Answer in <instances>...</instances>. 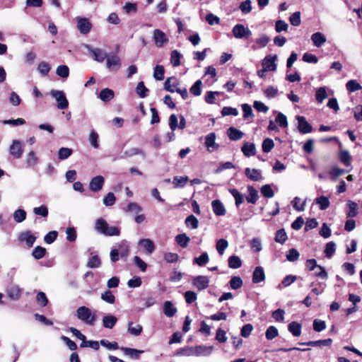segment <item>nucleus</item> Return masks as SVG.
Masks as SVG:
<instances>
[{"label": "nucleus", "instance_id": "obj_17", "mask_svg": "<svg viewBox=\"0 0 362 362\" xmlns=\"http://www.w3.org/2000/svg\"><path fill=\"white\" fill-rule=\"evenodd\" d=\"M115 97V93L114 91L108 88H103L101 90L100 94H99V98L105 102L107 103L112 100Z\"/></svg>", "mask_w": 362, "mask_h": 362}, {"label": "nucleus", "instance_id": "obj_29", "mask_svg": "<svg viewBox=\"0 0 362 362\" xmlns=\"http://www.w3.org/2000/svg\"><path fill=\"white\" fill-rule=\"evenodd\" d=\"M288 329L294 337H299L301 334V325L296 322H291L288 326Z\"/></svg>", "mask_w": 362, "mask_h": 362}, {"label": "nucleus", "instance_id": "obj_34", "mask_svg": "<svg viewBox=\"0 0 362 362\" xmlns=\"http://www.w3.org/2000/svg\"><path fill=\"white\" fill-rule=\"evenodd\" d=\"M209 261V255L206 252H203L199 257H195L193 260L194 264L199 267L205 266Z\"/></svg>", "mask_w": 362, "mask_h": 362}, {"label": "nucleus", "instance_id": "obj_16", "mask_svg": "<svg viewBox=\"0 0 362 362\" xmlns=\"http://www.w3.org/2000/svg\"><path fill=\"white\" fill-rule=\"evenodd\" d=\"M212 346H194V356H208L211 353Z\"/></svg>", "mask_w": 362, "mask_h": 362}, {"label": "nucleus", "instance_id": "obj_43", "mask_svg": "<svg viewBox=\"0 0 362 362\" xmlns=\"http://www.w3.org/2000/svg\"><path fill=\"white\" fill-rule=\"evenodd\" d=\"M346 173V170L339 168L338 167L336 166L332 167L329 171V174L332 176V178L334 180H336L338 177L344 175Z\"/></svg>", "mask_w": 362, "mask_h": 362}, {"label": "nucleus", "instance_id": "obj_33", "mask_svg": "<svg viewBox=\"0 0 362 362\" xmlns=\"http://www.w3.org/2000/svg\"><path fill=\"white\" fill-rule=\"evenodd\" d=\"M332 340L331 339H327L323 340H317V341H310L305 343H302L301 344L307 345V346H330L332 344Z\"/></svg>", "mask_w": 362, "mask_h": 362}, {"label": "nucleus", "instance_id": "obj_2", "mask_svg": "<svg viewBox=\"0 0 362 362\" xmlns=\"http://www.w3.org/2000/svg\"><path fill=\"white\" fill-rule=\"evenodd\" d=\"M77 317L87 325L93 326L96 321V315L92 313L90 308L86 306H81L76 310Z\"/></svg>", "mask_w": 362, "mask_h": 362}, {"label": "nucleus", "instance_id": "obj_23", "mask_svg": "<svg viewBox=\"0 0 362 362\" xmlns=\"http://www.w3.org/2000/svg\"><path fill=\"white\" fill-rule=\"evenodd\" d=\"M216 134L214 132L209 133L205 137V145L207 147L208 150L210 148H213L214 149H217L218 145L216 144Z\"/></svg>", "mask_w": 362, "mask_h": 362}, {"label": "nucleus", "instance_id": "obj_38", "mask_svg": "<svg viewBox=\"0 0 362 362\" xmlns=\"http://www.w3.org/2000/svg\"><path fill=\"white\" fill-rule=\"evenodd\" d=\"M143 330V327L140 325H136L135 327H133V322H129L128 323V332L134 335V336H139Z\"/></svg>", "mask_w": 362, "mask_h": 362}, {"label": "nucleus", "instance_id": "obj_48", "mask_svg": "<svg viewBox=\"0 0 362 362\" xmlns=\"http://www.w3.org/2000/svg\"><path fill=\"white\" fill-rule=\"evenodd\" d=\"M346 88L349 92H355L361 90L362 86L356 80H350L346 83Z\"/></svg>", "mask_w": 362, "mask_h": 362}, {"label": "nucleus", "instance_id": "obj_8", "mask_svg": "<svg viewBox=\"0 0 362 362\" xmlns=\"http://www.w3.org/2000/svg\"><path fill=\"white\" fill-rule=\"evenodd\" d=\"M298 129L301 134H308L313 132L312 126L303 116H297Z\"/></svg>", "mask_w": 362, "mask_h": 362}, {"label": "nucleus", "instance_id": "obj_56", "mask_svg": "<svg viewBox=\"0 0 362 362\" xmlns=\"http://www.w3.org/2000/svg\"><path fill=\"white\" fill-rule=\"evenodd\" d=\"M228 242L225 239H220L216 242V250L221 255L223 254L224 250L228 247Z\"/></svg>", "mask_w": 362, "mask_h": 362}, {"label": "nucleus", "instance_id": "obj_5", "mask_svg": "<svg viewBox=\"0 0 362 362\" xmlns=\"http://www.w3.org/2000/svg\"><path fill=\"white\" fill-rule=\"evenodd\" d=\"M77 28L82 35H87L92 28V24L86 18L77 17Z\"/></svg>", "mask_w": 362, "mask_h": 362}, {"label": "nucleus", "instance_id": "obj_26", "mask_svg": "<svg viewBox=\"0 0 362 362\" xmlns=\"http://www.w3.org/2000/svg\"><path fill=\"white\" fill-rule=\"evenodd\" d=\"M175 241L181 247L185 248L187 247L190 238L185 233H182L175 236Z\"/></svg>", "mask_w": 362, "mask_h": 362}, {"label": "nucleus", "instance_id": "obj_54", "mask_svg": "<svg viewBox=\"0 0 362 362\" xmlns=\"http://www.w3.org/2000/svg\"><path fill=\"white\" fill-rule=\"evenodd\" d=\"M336 245L334 242H329L326 244L325 253L327 257L330 258L333 256L336 250Z\"/></svg>", "mask_w": 362, "mask_h": 362}, {"label": "nucleus", "instance_id": "obj_41", "mask_svg": "<svg viewBox=\"0 0 362 362\" xmlns=\"http://www.w3.org/2000/svg\"><path fill=\"white\" fill-rule=\"evenodd\" d=\"M73 153V151L71 148L62 147L59 148L58 151V158L59 160H64L68 158Z\"/></svg>", "mask_w": 362, "mask_h": 362}, {"label": "nucleus", "instance_id": "obj_61", "mask_svg": "<svg viewBox=\"0 0 362 362\" xmlns=\"http://www.w3.org/2000/svg\"><path fill=\"white\" fill-rule=\"evenodd\" d=\"M56 73L62 78H67L69 75V69L66 65H60L57 68Z\"/></svg>", "mask_w": 362, "mask_h": 362}, {"label": "nucleus", "instance_id": "obj_35", "mask_svg": "<svg viewBox=\"0 0 362 362\" xmlns=\"http://www.w3.org/2000/svg\"><path fill=\"white\" fill-rule=\"evenodd\" d=\"M189 177L187 176L179 177L175 176L173 177V184L174 187H183L186 183L188 182Z\"/></svg>", "mask_w": 362, "mask_h": 362}, {"label": "nucleus", "instance_id": "obj_59", "mask_svg": "<svg viewBox=\"0 0 362 362\" xmlns=\"http://www.w3.org/2000/svg\"><path fill=\"white\" fill-rule=\"evenodd\" d=\"M229 192L235 198V205L237 206L243 202V196L238 192L237 189H230Z\"/></svg>", "mask_w": 362, "mask_h": 362}, {"label": "nucleus", "instance_id": "obj_22", "mask_svg": "<svg viewBox=\"0 0 362 362\" xmlns=\"http://www.w3.org/2000/svg\"><path fill=\"white\" fill-rule=\"evenodd\" d=\"M177 308L173 306L171 301H165L163 305V313L169 317H171L175 315Z\"/></svg>", "mask_w": 362, "mask_h": 362}, {"label": "nucleus", "instance_id": "obj_40", "mask_svg": "<svg viewBox=\"0 0 362 362\" xmlns=\"http://www.w3.org/2000/svg\"><path fill=\"white\" fill-rule=\"evenodd\" d=\"M91 53L94 60L103 62L106 58V54L100 49H95L91 50Z\"/></svg>", "mask_w": 362, "mask_h": 362}, {"label": "nucleus", "instance_id": "obj_6", "mask_svg": "<svg viewBox=\"0 0 362 362\" xmlns=\"http://www.w3.org/2000/svg\"><path fill=\"white\" fill-rule=\"evenodd\" d=\"M276 59L277 56L276 54L267 55L262 61V67L265 69V70H268L269 71H275L277 66L276 64Z\"/></svg>", "mask_w": 362, "mask_h": 362}, {"label": "nucleus", "instance_id": "obj_44", "mask_svg": "<svg viewBox=\"0 0 362 362\" xmlns=\"http://www.w3.org/2000/svg\"><path fill=\"white\" fill-rule=\"evenodd\" d=\"M202 82L201 80H197L192 86L191 88H189V91L190 93L195 95V96H199L201 95L202 93Z\"/></svg>", "mask_w": 362, "mask_h": 362}, {"label": "nucleus", "instance_id": "obj_39", "mask_svg": "<svg viewBox=\"0 0 362 362\" xmlns=\"http://www.w3.org/2000/svg\"><path fill=\"white\" fill-rule=\"evenodd\" d=\"M101 265V260L98 255H95L89 258L87 267L89 268H98Z\"/></svg>", "mask_w": 362, "mask_h": 362}, {"label": "nucleus", "instance_id": "obj_15", "mask_svg": "<svg viewBox=\"0 0 362 362\" xmlns=\"http://www.w3.org/2000/svg\"><path fill=\"white\" fill-rule=\"evenodd\" d=\"M211 206H212L214 213L216 216H223L226 214V209L220 200L216 199V200L212 201Z\"/></svg>", "mask_w": 362, "mask_h": 362}, {"label": "nucleus", "instance_id": "obj_37", "mask_svg": "<svg viewBox=\"0 0 362 362\" xmlns=\"http://www.w3.org/2000/svg\"><path fill=\"white\" fill-rule=\"evenodd\" d=\"M165 69L162 65H156L154 67L153 77L158 81L164 79Z\"/></svg>", "mask_w": 362, "mask_h": 362}, {"label": "nucleus", "instance_id": "obj_32", "mask_svg": "<svg viewBox=\"0 0 362 362\" xmlns=\"http://www.w3.org/2000/svg\"><path fill=\"white\" fill-rule=\"evenodd\" d=\"M181 54L177 50H173L170 53V63L175 67L180 65Z\"/></svg>", "mask_w": 362, "mask_h": 362}, {"label": "nucleus", "instance_id": "obj_58", "mask_svg": "<svg viewBox=\"0 0 362 362\" xmlns=\"http://www.w3.org/2000/svg\"><path fill=\"white\" fill-rule=\"evenodd\" d=\"M347 205L349 209L347 213V216L350 218L355 217L357 215V204L352 201H349Z\"/></svg>", "mask_w": 362, "mask_h": 362}, {"label": "nucleus", "instance_id": "obj_49", "mask_svg": "<svg viewBox=\"0 0 362 362\" xmlns=\"http://www.w3.org/2000/svg\"><path fill=\"white\" fill-rule=\"evenodd\" d=\"M176 355L191 356H194V346H185L177 351Z\"/></svg>", "mask_w": 362, "mask_h": 362}, {"label": "nucleus", "instance_id": "obj_46", "mask_svg": "<svg viewBox=\"0 0 362 362\" xmlns=\"http://www.w3.org/2000/svg\"><path fill=\"white\" fill-rule=\"evenodd\" d=\"M36 301L40 306L45 307L48 303V298L44 292L40 291L36 296Z\"/></svg>", "mask_w": 362, "mask_h": 362}, {"label": "nucleus", "instance_id": "obj_4", "mask_svg": "<svg viewBox=\"0 0 362 362\" xmlns=\"http://www.w3.org/2000/svg\"><path fill=\"white\" fill-rule=\"evenodd\" d=\"M9 153L15 159H19L23 153V144L18 140H13L9 148Z\"/></svg>", "mask_w": 362, "mask_h": 362}, {"label": "nucleus", "instance_id": "obj_18", "mask_svg": "<svg viewBox=\"0 0 362 362\" xmlns=\"http://www.w3.org/2000/svg\"><path fill=\"white\" fill-rule=\"evenodd\" d=\"M179 83L175 77H169L164 83V89L168 92L174 93Z\"/></svg>", "mask_w": 362, "mask_h": 362}, {"label": "nucleus", "instance_id": "obj_45", "mask_svg": "<svg viewBox=\"0 0 362 362\" xmlns=\"http://www.w3.org/2000/svg\"><path fill=\"white\" fill-rule=\"evenodd\" d=\"M185 224L187 227H191L193 229H196L199 226V221L194 215H189L185 219Z\"/></svg>", "mask_w": 362, "mask_h": 362}, {"label": "nucleus", "instance_id": "obj_36", "mask_svg": "<svg viewBox=\"0 0 362 362\" xmlns=\"http://www.w3.org/2000/svg\"><path fill=\"white\" fill-rule=\"evenodd\" d=\"M136 92L140 98H144L148 95V89L145 86L143 81H140L137 84Z\"/></svg>", "mask_w": 362, "mask_h": 362}, {"label": "nucleus", "instance_id": "obj_30", "mask_svg": "<svg viewBox=\"0 0 362 362\" xmlns=\"http://www.w3.org/2000/svg\"><path fill=\"white\" fill-rule=\"evenodd\" d=\"M47 254V250L42 247V246H36L33 252H32V256L35 259H40L42 258H43Z\"/></svg>", "mask_w": 362, "mask_h": 362}, {"label": "nucleus", "instance_id": "obj_27", "mask_svg": "<svg viewBox=\"0 0 362 362\" xmlns=\"http://www.w3.org/2000/svg\"><path fill=\"white\" fill-rule=\"evenodd\" d=\"M139 244L146 250L148 254L153 253L155 250V245L150 239H142L140 240Z\"/></svg>", "mask_w": 362, "mask_h": 362}, {"label": "nucleus", "instance_id": "obj_60", "mask_svg": "<svg viewBox=\"0 0 362 362\" xmlns=\"http://www.w3.org/2000/svg\"><path fill=\"white\" fill-rule=\"evenodd\" d=\"M13 218L17 223H21L26 218V212L23 209H18L13 214Z\"/></svg>", "mask_w": 362, "mask_h": 362}, {"label": "nucleus", "instance_id": "obj_50", "mask_svg": "<svg viewBox=\"0 0 362 362\" xmlns=\"http://www.w3.org/2000/svg\"><path fill=\"white\" fill-rule=\"evenodd\" d=\"M101 298L103 300L110 304H113L115 302V296L110 290H107L103 293L101 295Z\"/></svg>", "mask_w": 362, "mask_h": 362}, {"label": "nucleus", "instance_id": "obj_14", "mask_svg": "<svg viewBox=\"0 0 362 362\" xmlns=\"http://www.w3.org/2000/svg\"><path fill=\"white\" fill-rule=\"evenodd\" d=\"M310 38L314 45L317 47L322 46L327 40L325 35L320 32L313 33Z\"/></svg>", "mask_w": 362, "mask_h": 362}, {"label": "nucleus", "instance_id": "obj_28", "mask_svg": "<svg viewBox=\"0 0 362 362\" xmlns=\"http://www.w3.org/2000/svg\"><path fill=\"white\" fill-rule=\"evenodd\" d=\"M119 252L122 258H127L129 255V247L127 241H122L118 245Z\"/></svg>", "mask_w": 362, "mask_h": 362}, {"label": "nucleus", "instance_id": "obj_55", "mask_svg": "<svg viewBox=\"0 0 362 362\" xmlns=\"http://www.w3.org/2000/svg\"><path fill=\"white\" fill-rule=\"evenodd\" d=\"M33 212L35 214L40 216L44 218H47L48 216V208L45 205H41L38 207H35L33 209Z\"/></svg>", "mask_w": 362, "mask_h": 362}, {"label": "nucleus", "instance_id": "obj_21", "mask_svg": "<svg viewBox=\"0 0 362 362\" xmlns=\"http://www.w3.org/2000/svg\"><path fill=\"white\" fill-rule=\"evenodd\" d=\"M7 293L10 299L17 300L21 296L22 289L18 286H11L8 289Z\"/></svg>", "mask_w": 362, "mask_h": 362}, {"label": "nucleus", "instance_id": "obj_12", "mask_svg": "<svg viewBox=\"0 0 362 362\" xmlns=\"http://www.w3.org/2000/svg\"><path fill=\"white\" fill-rule=\"evenodd\" d=\"M106 64L110 70L117 71L121 66V61L118 56L112 54L107 58Z\"/></svg>", "mask_w": 362, "mask_h": 362}, {"label": "nucleus", "instance_id": "obj_11", "mask_svg": "<svg viewBox=\"0 0 362 362\" xmlns=\"http://www.w3.org/2000/svg\"><path fill=\"white\" fill-rule=\"evenodd\" d=\"M209 279L206 276H197L193 279V285L199 290L202 291L208 288Z\"/></svg>", "mask_w": 362, "mask_h": 362}, {"label": "nucleus", "instance_id": "obj_7", "mask_svg": "<svg viewBox=\"0 0 362 362\" xmlns=\"http://www.w3.org/2000/svg\"><path fill=\"white\" fill-rule=\"evenodd\" d=\"M105 183V179L102 175H97L93 177L89 183V189L94 192L102 189Z\"/></svg>", "mask_w": 362, "mask_h": 362}, {"label": "nucleus", "instance_id": "obj_3", "mask_svg": "<svg viewBox=\"0 0 362 362\" xmlns=\"http://www.w3.org/2000/svg\"><path fill=\"white\" fill-rule=\"evenodd\" d=\"M51 95L54 98L57 102V107L60 110L66 109L69 106V102L64 93L62 90H52L50 92Z\"/></svg>", "mask_w": 362, "mask_h": 362}, {"label": "nucleus", "instance_id": "obj_9", "mask_svg": "<svg viewBox=\"0 0 362 362\" xmlns=\"http://www.w3.org/2000/svg\"><path fill=\"white\" fill-rule=\"evenodd\" d=\"M153 40L157 47H161L165 43L168 42L165 33L160 29H156L153 31Z\"/></svg>", "mask_w": 362, "mask_h": 362}, {"label": "nucleus", "instance_id": "obj_63", "mask_svg": "<svg viewBox=\"0 0 362 362\" xmlns=\"http://www.w3.org/2000/svg\"><path fill=\"white\" fill-rule=\"evenodd\" d=\"M58 233L56 230L49 231L44 237V240L47 244H52L57 238Z\"/></svg>", "mask_w": 362, "mask_h": 362}, {"label": "nucleus", "instance_id": "obj_13", "mask_svg": "<svg viewBox=\"0 0 362 362\" xmlns=\"http://www.w3.org/2000/svg\"><path fill=\"white\" fill-rule=\"evenodd\" d=\"M265 279V274L262 267H257L252 274V282L258 284L264 281Z\"/></svg>", "mask_w": 362, "mask_h": 362}, {"label": "nucleus", "instance_id": "obj_25", "mask_svg": "<svg viewBox=\"0 0 362 362\" xmlns=\"http://www.w3.org/2000/svg\"><path fill=\"white\" fill-rule=\"evenodd\" d=\"M227 134H228V136L229 137V139L233 141L239 140L243 136V133L241 131H240L233 127H230L227 130Z\"/></svg>", "mask_w": 362, "mask_h": 362}, {"label": "nucleus", "instance_id": "obj_19", "mask_svg": "<svg viewBox=\"0 0 362 362\" xmlns=\"http://www.w3.org/2000/svg\"><path fill=\"white\" fill-rule=\"evenodd\" d=\"M117 318L112 315H107L103 318V327L107 329H112L117 323Z\"/></svg>", "mask_w": 362, "mask_h": 362}, {"label": "nucleus", "instance_id": "obj_52", "mask_svg": "<svg viewBox=\"0 0 362 362\" xmlns=\"http://www.w3.org/2000/svg\"><path fill=\"white\" fill-rule=\"evenodd\" d=\"M38 158L33 151L28 153L26 159L27 165L29 167L35 166L37 163Z\"/></svg>", "mask_w": 362, "mask_h": 362}, {"label": "nucleus", "instance_id": "obj_1", "mask_svg": "<svg viewBox=\"0 0 362 362\" xmlns=\"http://www.w3.org/2000/svg\"><path fill=\"white\" fill-rule=\"evenodd\" d=\"M95 230L106 236H117L120 234V230L116 226H110L107 222L103 218L95 221Z\"/></svg>", "mask_w": 362, "mask_h": 362}, {"label": "nucleus", "instance_id": "obj_64", "mask_svg": "<svg viewBox=\"0 0 362 362\" xmlns=\"http://www.w3.org/2000/svg\"><path fill=\"white\" fill-rule=\"evenodd\" d=\"M116 197L112 192H108L103 199V204L107 206H111L115 204Z\"/></svg>", "mask_w": 362, "mask_h": 362}, {"label": "nucleus", "instance_id": "obj_51", "mask_svg": "<svg viewBox=\"0 0 362 362\" xmlns=\"http://www.w3.org/2000/svg\"><path fill=\"white\" fill-rule=\"evenodd\" d=\"M287 238L288 237L284 229H280L276 231L275 235V241L276 243L284 244L286 241Z\"/></svg>", "mask_w": 362, "mask_h": 362}, {"label": "nucleus", "instance_id": "obj_20", "mask_svg": "<svg viewBox=\"0 0 362 362\" xmlns=\"http://www.w3.org/2000/svg\"><path fill=\"white\" fill-rule=\"evenodd\" d=\"M120 349L124 352L125 355H127L134 359H139L140 354L144 352L142 350H138L128 347H121Z\"/></svg>", "mask_w": 362, "mask_h": 362}, {"label": "nucleus", "instance_id": "obj_62", "mask_svg": "<svg viewBox=\"0 0 362 362\" xmlns=\"http://www.w3.org/2000/svg\"><path fill=\"white\" fill-rule=\"evenodd\" d=\"M278 334V329L274 326H269L266 331L265 336L268 340H272Z\"/></svg>", "mask_w": 362, "mask_h": 362}, {"label": "nucleus", "instance_id": "obj_47", "mask_svg": "<svg viewBox=\"0 0 362 362\" xmlns=\"http://www.w3.org/2000/svg\"><path fill=\"white\" fill-rule=\"evenodd\" d=\"M230 286L232 289L236 290L243 286V280L240 276H233L229 281Z\"/></svg>", "mask_w": 362, "mask_h": 362}, {"label": "nucleus", "instance_id": "obj_42", "mask_svg": "<svg viewBox=\"0 0 362 362\" xmlns=\"http://www.w3.org/2000/svg\"><path fill=\"white\" fill-rule=\"evenodd\" d=\"M339 159L346 166L351 165V157L350 153L346 150H343L339 153Z\"/></svg>", "mask_w": 362, "mask_h": 362}, {"label": "nucleus", "instance_id": "obj_53", "mask_svg": "<svg viewBox=\"0 0 362 362\" xmlns=\"http://www.w3.org/2000/svg\"><path fill=\"white\" fill-rule=\"evenodd\" d=\"M315 203L320 205L321 210L327 209L329 206V201L327 197L321 196L315 199Z\"/></svg>", "mask_w": 362, "mask_h": 362}, {"label": "nucleus", "instance_id": "obj_10", "mask_svg": "<svg viewBox=\"0 0 362 362\" xmlns=\"http://www.w3.org/2000/svg\"><path fill=\"white\" fill-rule=\"evenodd\" d=\"M37 237L29 230L22 232L18 235L19 241L25 242L28 247H32Z\"/></svg>", "mask_w": 362, "mask_h": 362}, {"label": "nucleus", "instance_id": "obj_57", "mask_svg": "<svg viewBox=\"0 0 362 362\" xmlns=\"http://www.w3.org/2000/svg\"><path fill=\"white\" fill-rule=\"evenodd\" d=\"M315 97L317 102L322 103L327 97L325 87L319 88L316 91Z\"/></svg>", "mask_w": 362, "mask_h": 362}, {"label": "nucleus", "instance_id": "obj_24", "mask_svg": "<svg viewBox=\"0 0 362 362\" xmlns=\"http://www.w3.org/2000/svg\"><path fill=\"white\" fill-rule=\"evenodd\" d=\"M248 33L244 25L242 24H237L233 28V34L236 38H242Z\"/></svg>", "mask_w": 362, "mask_h": 362}, {"label": "nucleus", "instance_id": "obj_31", "mask_svg": "<svg viewBox=\"0 0 362 362\" xmlns=\"http://www.w3.org/2000/svg\"><path fill=\"white\" fill-rule=\"evenodd\" d=\"M242 265V261L238 256L232 255L228 258V267L231 269H238Z\"/></svg>", "mask_w": 362, "mask_h": 362}]
</instances>
